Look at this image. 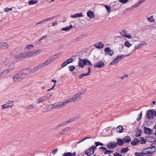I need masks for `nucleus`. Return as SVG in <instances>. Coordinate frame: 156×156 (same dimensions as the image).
I'll return each instance as SVG.
<instances>
[{"label":"nucleus","instance_id":"nucleus-1","mask_svg":"<svg viewBox=\"0 0 156 156\" xmlns=\"http://www.w3.org/2000/svg\"><path fill=\"white\" fill-rule=\"evenodd\" d=\"M155 151L156 149L151 147L144 149L142 151L144 156H150L153 154Z\"/></svg>","mask_w":156,"mask_h":156},{"label":"nucleus","instance_id":"nucleus-2","mask_svg":"<svg viewBox=\"0 0 156 156\" xmlns=\"http://www.w3.org/2000/svg\"><path fill=\"white\" fill-rule=\"evenodd\" d=\"M68 103V100H67L65 102H58L53 104V105L54 108L58 109L62 108L67 105Z\"/></svg>","mask_w":156,"mask_h":156},{"label":"nucleus","instance_id":"nucleus-3","mask_svg":"<svg viewBox=\"0 0 156 156\" xmlns=\"http://www.w3.org/2000/svg\"><path fill=\"white\" fill-rule=\"evenodd\" d=\"M51 95L49 94H48L46 95L43 96L38 98L36 100V102L39 104L41 102H42L49 99L50 98Z\"/></svg>","mask_w":156,"mask_h":156},{"label":"nucleus","instance_id":"nucleus-4","mask_svg":"<svg viewBox=\"0 0 156 156\" xmlns=\"http://www.w3.org/2000/svg\"><path fill=\"white\" fill-rule=\"evenodd\" d=\"M41 52V50L40 49L36 50H34L33 51H26L27 57L36 55L40 53Z\"/></svg>","mask_w":156,"mask_h":156},{"label":"nucleus","instance_id":"nucleus-5","mask_svg":"<svg viewBox=\"0 0 156 156\" xmlns=\"http://www.w3.org/2000/svg\"><path fill=\"white\" fill-rule=\"evenodd\" d=\"M14 81L16 83L20 82L23 79L22 74L20 73L15 75L13 77Z\"/></svg>","mask_w":156,"mask_h":156},{"label":"nucleus","instance_id":"nucleus-6","mask_svg":"<svg viewBox=\"0 0 156 156\" xmlns=\"http://www.w3.org/2000/svg\"><path fill=\"white\" fill-rule=\"evenodd\" d=\"M48 65V63L45 61L43 63H42L39 65L37 66L34 68L33 69L31 70V72L32 73H33L35 71L38 70L41 68Z\"/></svg>","mask_w":156,"mask_h":156},{"label":"nucleus","instance_id":"nucleus-7","mask_svg":"<svg viewBox=\"0 0 156 156\" xmlns=\"http://www.w3.org/2000/svg\"><path fill=\"white\" fill-rule=\"evenodd\" d=\"M27 57V54L26 51L21 53H19L17 54L15 56V58L16 59H22Z\"/></svg>","mask_w":156,"mask_h":156},{"label":"nucleus","instance_id":"nucleus-8","mask_svg":"<svg viewBox=\"0 0 156 156\" xmlns=\"http://www.w3.org/2000/svg\"><path fill=\"white\" fill-rule=\"evenodd\" d=\"M125 57V55H122L119 56L118 55L116 58L114 59L113 61L110 63V65H112L117 63Z\"/></svg>","mask_w":156,"mask_h":156},{"label":"nucleus","instance_id":"nucleus-9","mask_svg":"<svg viewBox=\"0 0 156 156\" xmlns=\"http://www.w3.org/2000/svg\"><path fill=\"white\" fill-rule=\"evenodd\" d=\"M154 112L153 110H149L146 112V116L148 119H152L153 118Z\"/></svg>","mask_w":156,"mask_h":156},{"label":"nucleus","instance_id":"nucleus-10","mask_svg":"<svg viewBox=\"0 0 156 156\" xmlns=\"http://www.w3.org/2000/svg\"><path fill=\"white\" fill-rule=\"evenodd\" d=\"M105 66V64L101 61H100L95 63L94 66L95 68H103Z\"/></svg>","mask_w":156,"mask_h":156},{"label":"nucleus","instance_id":"nucleus-11","mask_svg":"<svg viewBox=\"0 0 156 156\" xmlns=\"http://www.w3.org/2000/svg\"><path fill=\"white\" fill-rule=\"evenodd\" d=\"M94 150L91 148V147L87 149L85 151V154L88 156H90L94 153Z\"/></svg>","mask_w":156,"mask_h":156},{"label":"nucleus","instance_id":"nucleus-12","mask_svg":"<svg viewBox=\"0 0 156 156\" xmlns=\"http://www.w3.org/2000/svg\"><path fill=\"white\" fill-rule=\"evenodd\" d=\"M117 146V143L115 142H110L107 145V147L109 149H113Z\"/></svg>","mask_w":156,"mask_h":156},{"label":"nucleus","instance_id":"nucleus-13","mask_svg":"<svg viewBox=\"0 0 156 156\" xmlns=\"http://www.w3.org/2000/svg\"><path fill=\"white\" fill-rule=\"evenodd\" d=\"M91 67H90V66L88 67V72L87 73H82L80 74L79 76V78L80 79H82L83 77V76H89L90 73L91 71Z\"/></svg>","mask_w":156,"mask_h":156},{"label":"nucleus","instance_id":"nucleus-14","mask_svg":"<svg viewBox=\"0 0 156 156\" xmlns=\"http://www.w3.org/2000/svg\"><path fill=\"white\" fill-rule=\"evenodd\" d=\"M9 47V45L6 43L4 42L0 43V49H6Z\"/></svg>","mask_w":156,"mask_h":156},{"label":"nucleus","instance_id":"nucleus-15","mask_svg":"<svg viewBox=\"0 0 156 156\" xmlns=\"http://www.w3.org/2000/svg\"><path fill=\"white\" fill-rule=\"evenodd\" d=\"M105 51L110 56H112L114 54L113 51L109 47L106 48L105 49Z\"/></svg>","mask_w":156,"mask_h":156},{"label":"nucleus","instance_id":"nucleus-16","mask_svg":"<svg viewBox=\"0 0 156 156\" xmlns=\"http://www.w3.org/2000/svg\"><path fill=\"white\" fill-rule=\"evenodd\" d=\"M126 31L125 30H123L121 32H120V34L121 35L125 37H126L128 38H131V36L129 34H126Z\"/></svg>","mask_w":156,"mask_h":156},{"label":"nucleus","instance_id":"nucleus-17","mask_svg":"<svg viewBox=\"0 0 156 156\" xmlns=\"http://www.w3.org/2000/svg\"><path fill=\"white\" fill-rule=\"evenodd\" d=\"M85 59H81L80 58L79 61L78 63V66L81 68H83L84 66L85 65Z\"/></svg>","mask_w":156,"mask_h":156},{"label":"nucleus","instance_id":"nucleus-18","mask_svg":"<svg viewBox=\"0 0 156 156\" xmlns=\"http://www.w3.org/2000/svg\"><path fill=\"white\" fill-rule=\"evenodd\" d=\"M30 72L31 73L30 70L28 69H25L23 70L20 73L23 76L24 75H27L29 74Z\"/></svg>","mask_w":156,"mask_h":156},{"label":"nucleus","instance_id":"nucleus-19","mask_svg":"<svg viewBox=\"0 0 156 156\" xmlns=\"http://www.w3.org/2000/svg\"><path fill=\"white\" fill-rule=\"evenodd\" d=\"M147 43L146 42L144 41H142L138 45H136L135 46V49L133 51H134L136 49H138L141 47L142 46L146 45Z\"/></svg>","mask_w":156,"mask_h":156},{"label":"nucleus","instance_id":"nucleus-20","mask_svg":"<svg viewBox=\"0 0 156 156\" xmlns=\"http://www.w3.org/2000/svg\"><path fill=\"white\" fill-rule=\"evenodd\" d=\"M57 17V16H52L51 18H46V19L44 20H42L41 21L39 22V24H42L43 23L46 22L50 20L55 19V18H56V17Z\"/></svg>","mask_w":156,"mask_h":156},{"label":"nucleus","instance_id":"nucleus-21","mask_svg":"<svg viewBox=\"0 0 156 156\" xmlns=\"http://www.w3.org/2000/svg\"><path fill=\"white\" fill-rule=\"evenodd\" d=\"M12 70V68H8L5 70L4 71L2 72L0 74V77L3 76L7 74L9 72Z\"/></svg>","mask_w":156,"mask_h":156},{"label":"nucleus","instance_id":"nucleus-22","mask_svg":"<svg viewBox=\"0 0 156 156\" xmlns=\"http://www.w3.org/2000/svg\"><path fill=\"white\" fill-rule=\"evenodd\" d=\"M83 15L82 12L78 13H76L74 15H72L70 16V17L72 18H76L78 17H83Z\"/></svg>","mask_w":156,"mask_h":156},{"label":"nucleus","instance_id":"nucleus-23","mask_svg":"<svg viewBox=\"0 0 156 156\" xmlns=\"http://www.w3.org/2000/svg\"><path fill=\"white\" fill-rule=\"evenodd\" d=\"M104 44L101 42H99L94 45V46L97 48H102L104 46Z\"/></svg>","mask_w":156,"mask_h":156},{"label":"nucleus","instance_id":"nucleus-24","mask_svg":"<svg viewBox=\"0 0 156 156\" xmlns=\"http://www.w3.org/2000/svg\"><path fill=\"white\" fill-rule=\"evenodd\" d=\"M87 16L90 18H93L94 17V13L91 11L87 12Z\"/></svg>","mask_w":156,"mask_h":156},{"label":"nucleus","instance_id":"nucleus-25","mask_svg":"<svg viewBox=\"0 0 156 156\" xmlns=\"http://www.w3.org/2000/svg\"><path fill=\"white\" fill-rule=\"evenodd\" d=\"M38 1L37 0H30L29 1L28 3L29 5H33L37 3Z\"/></svg>","mask_w":156,"mask_h":156},{"label":"nucleus","instance_id":"nucleus-26","mask_svg":"<svg viewBox=\"0 0 156 156\" xmlns=\"http://www.w3.org/2000/svg\"><path fill=\"white\" fill-rule=\"evenodd\" d=\"M35 107V105L34 104H31L29 105H28L25 108L27 110H30L34 108Z\"/></svg>","mask_w":156,"mask_h":156},{"label":"nucleus","instance_id":"nucleus-27","mask_svg":"<svg viewBox=\"0 0 156 156\" xmlns=\"http://www.w3.org/2000/svg\"><path fill=\"white\" fill-rule=\"evenodd\" d=\"M123 129L122 126L120 125L116 128V130L118 133H122V132Z\"/></svg>","mask_w":156,"mask_h":156},{"label":"nucleus","instance_id":"nucleus-28","mask_svg":"<svg viewBox=\"0 0 156 156\" xmlns=\"http://www.w3.org/2000/svg\"><path fill=\"white\" fill-rule=\"evenodd\" d=\"M124 142L128 143L131 141V138L129 136H126L123 139Z\"/></svg>","mask_w":156,"mask_h":156},{"label":"nucleus","instance_id":"nucleus-29","mask_svg":"<svg viewBox=\"0 0 156 156\" xmlns=\"http://www.w3.org/2000/svg\"><path fill=\"white\" fill-rule=\"evenodd\" d=\"M144 128V132L146 133L149 134L151 133L152 132L151 130L149 128L145 127Z\"/></svg>","mask_w":156,"mask_h":156},{"label":"nucleus","instance_id":"nucleus-30","mask_svg":"<svg viewBox=\"0 0 156 156\" xmlns=\"http://www.w3.org/2000/svg\"><path fill=\"white\" fill-rule=\"evenodd\" d=\"M54 60V59L52 57V56H51L49 58H48L46 61L47 63H48V65L50 64L51 62L53 61Z\"/></svg>","mask_w":156,"mask_h":156},{"label":"nucleus","instance_id":"nucleus-31","mask_svg":"<svg viewBox=\"0 0 156 156\" xmlns=\"http://www.w3.org/2000/svg\"><path fill=\"white\" fill-rule=\"evenodd\" d=\"M47 108L48 112L51 111L54 108L53 104L49 105L47 107Z\"/></svg>","mask_w":156,"mask_h":156},{"label":"nucleus","instance_id":"nucleus-32","mask_svg":"<svg viewBox=\"0 0 156 156\" xmlns=\"http://www.w3.org/2000/svg\"><path fill=\"white\" fill-rule=\"evenodd\" d=\"M85 65H88V67L89 66L90 67V66H92V64L91 62L87 59H85Z\"/></svg>","mask_w":156,"mask_h":156},{"label":"nucleus","instance_id":"nucleus-33","mask_svg":"<svg viewBox=\"0 0 156 156\" xmlns=\"http://www.w3.org/2000/svg\"><path fill=\"white\" fill-rule=\"evenodd\" d=\"M129 150V149L128 147H125L122 148L121 151H120V152L121 153H125L127 152Z\"/></svg>","mask_w":156,"mask_h":156},{"label":"nucleus","instance_id":"nucleus-34","mask_svg":"<svg viewBox=\"0 0 156 156\" xmlns=\"http://www.w3.org/2000/svg\"><path fill=\"white\" fill-rule=\"evenodd\" d=\"M76 99V96L74 95L73 96V97L69 98V102H74L75 101Z\"/></svg>","mask_w":156,"mask_h":156},{"label":"nucleus","instance_id":"nucleus-35","mask_svg":"<svg viewBox=\"0 0 156 156\" xmlns=\"http://www.w3.org/2000/svg\"><path fill=\"white\" fill-rule=\"evenodd\" d=\"M139 142V140H134L131 142V144L133 146H136L137 145Z\"/></svg>","mask_w":156,"mask_h":156},{"label":"nucleus","instance_id":"nucleus-36","mask_svg":"<svg viewBox=\"0 0 156 156\" xmlns=\"http://www.w3.org/2000/svg\"><path fill=\"white\" fill-rule=\"evenodd\" d=\"M7 105H8L9 107L12 106L13 105V102L12 101H9L6 103Z\"/></svg>","mask_w":156,"mask_h":156},{"label":"nucleus","instance_id":"nucleus-37","mask_svg":"<svg viewBox=\"0 0 156 156\" xmlns=\"http://www.w3.org/2000/svg\"><path fill=\"white\" fill-rule=\"evenodd\" d=\"M124 142L123 141V140H122L121 139H118L117 140V144H118L120 145H122L123 144V143Z\"/></svg>","mask_w":156,"mask_h":156},{"label":"nucleus","instance_id":"nucleus-38","mask_svg":"<svg viewBox=\"0 0 156 156\" xmlns=\"http://www.w3.org/2000/svg\"><path fill=\"white\" fill-rule=\"evenodd\" d=\"M124 44L125 46L128 48L130 47L132 45V44L128 41H125L124 43Z\"/></svg>","mask_w":156,"mask_h":156},{"label":"nucleus","instance_id":"nucleus-39","mask_svg":"<svg viewBox=\"0 0 156 156\" xmlns=\"http://www.w3.org/2000/svg\"><path fill=\"white\" fill-rule=\"evenodd\" d=\"M61 55V53L59 52L57 54H56L55 55H53L52 56L53 58V59L54 60H55L56 59H57V58H58L60 55Z\"/></svg>","mask_w":156,"mask_h":156},{"label":"nucleus","instance_id":"nucleus-40","mask_svg":"<svg viewBox=\"0 0 156 156\" xmlns=\"http://www.w3.org/2000/svg\"><path fill=\"white\" fill-rule=\"evenodd\" d=\"M68 129L66 128L63 129L61 132V133L62 134L67 133L68 132Z\"/></svg>","mask_w":156,"mask_h":156},{"label":"nucleus","instance_id":"nucleus-41","mask_svg":"<svg viewBox=\"0 0 156 156\" xmlns=\"http://www.w3.org/2000/svg\"><path fill=\"white\" fill-rule=\"evenodd\" d=\"M68 64V59L66 60L63 63L61 66L62 68H64Z\"/></svg>","mask_w":156,"mask_h":156},{"label":"nucleus","instance_id":"nucleus-42","mask_svg":"<svg viewBox=\"0 0 156 156\" xmlns=\"http://www.w3.org/2000/svg\"><path fill=\"white\" fill-rule=\"evenodd\" d=\"M134 154L136 156H144L142 151L141 153L135 152Z\"/></svg>","mask_w":156,"mask_h":156},{"label":"nucleus","instance_id":"nucleus-43","mask_svg":"<svg viewBox=\"0 0 156 156\" xmlns=\"http://www.w3.org/2000/svg\"><path fill=\"white\" fill-rule=\"evenodd\" d=\"M142 131L140 130H137L136 134V137L140 136H141V134Z\"/></svg>","mask_w":156,"mask_h":156},{"label":"nucleus","instance_id":"nucleus-44","mask_svg":"<svg viewBox=\"0 0 156 156\" xmlns=\"http://www.w3.org/2000/svg\"><path fill=\"white\" fill-rule=\"evenodd\" d=\"M146 142L145 139L143 138H141V140H140V143L141 144H144Z\"/></svg>","mask_w":156,"mask_h":156},{"label":"nucleus","instance_id":"nucleus-45","mask_svg":"<svg viewBox=\"0 0 156 156\" xmlns=\"http://www.w3.org/2000/svg\"><path fill=\"white\" fill-rule=\"evenodd\" d=\"M9 108V107L7 105V104L6 103L5 104L3 105L1 107V108L2 109H4L5 108Z\"/></svg>","mask_w":156,"mask_h":156},{"label":"nucleus","instance_id":"nucleus-46","mask_svg":"<svg viewBox=\"0 0 156 156\" xmlns=\"http://www.w3.org/2000/svg\"><path fill=\"white\" fill-rule=\"evenodd\" d=\"M147 20L148 21L152 22L154 21V20L153 19V16H152L151 17L147 18Z\"/></svg>","mask_w":156,"mask_h":156},{"label":"nucleus","instance_id":"nucleus-47","mask_svg":"<svg viewBox=\"0 0 156 156\" xmlns=\"http://www.w3.org/2000/svg\"><path fill=\"white\" fill-rule=\"evenodd\" d=\"M48 37L47 35H45L44 36H43L42 37H41L40 39L39 40V42H41L42 41L43 39H46Z\"/></svg>","mask_w":156,"mask_h":156},{"label":"nucleus","instance_id":"nucleus-48","mask_svg":"<svg viewBox=\"0 0 156 156\" xmlns=\"http://www.w3.org/2000/svg\"><path fill=\"white\" fill-rule=\"evenodd\" d=\"M113 151H111L110 150H106L104 154H110L111 153H112L113 152Z\"/></svg>","mask_w":156,"mask_h":156},{"label":"nucleus","instance_id":"nucleus-49","mask_svg":"<svg viewBox=\"0 0 156 156\" xmlns=\"http://www.w3.org/2000/svg\"><path fill=\"white\" fill-rule=\"evenodd\" d=\"M75 67L73 66H71L69 67V69L71 71H72L75 69Z\"/></svg>","mask_w":156,"mask_h":156},{"label":"nucleus","instance_id":"nucleus-50","mask_svg":"<svg viewBox=\"0 0 156 156\" xmlns=\"http://www.w3.org/2000/svg\"><path fill=\"white\" fill-rule=\"evenodd\" d=\"M151 146L153 148H154L155 149L156 148V140L151 144Z\"/></svg>","mask_w":156,"mask_h":156},{"label":"nucleus","instance_id":"nucleus-51","mask_svg":"<svg viewBox=\"0 0 156 156\" xmlns=\"http://www.w3.org/2000/svg\"><path fill=\"white\" fill-rule=\"evenodd\" d=\"M140 5L139 2L136 3L133 5L132 7L133 8H134L136 7H138Z\"/></svg>","mask_w":156,"mask_h":156},{"label":"nucleus","instance_id":"nucleus-52","mask_svg":"<svg viewBox=\"0 0 156 156\" xmlns=\"http://www.w3.org/2000/svg\"><path fill=\"white\" fill-rule=\"evenodd\" d=\"M77 119V117H75L74 118H71L69 119V122L74 121Z\"/></svg>","mask_w":156,"mask_h":156},{"label":"nucleus","instance_id":"nucleus-53","mask_svg":"<svg viewBox=\"0 0 156 156\" xmlns=\"http://www.w3.org/2000/svg\"><path fill=\"white\" fill-rule=\"evenodd\" d=\"M34 46L32 44H30L27 45V49L29 50H30L32 49Z\"/></svg>","mask_w":156,"mask_h":156},{"label":"nucleus","instance_id":"nucleus-54","mask_svg":"<svg viewBox=\"0 0 156 156\" xmlns=\"http://www.w3.org/2000/svg\"><path fill=\"white\" fill-rule=\"evenodd\" d=\"M95 144L96 145V146H98L99 145H101L102 146L104 145L103 144L99 142H95Z\"/></svg>","mask_w":156,"mask_h":156},{"label":"nucleus","instance_id":"nucleus-55","mask_svg":"<svg viewBox=\"0 0 156 156\" xmlns=\"http://www.w3.org/2000/svg\"><path fill=\"white\" fill-rule=\"evenodd\" d=\"M105 7L107 10L108 11V12H111V9L109 6L105 5Z\"/></svg>","mask_w":156,"mask_h":156},{"label":"nucleus","instance_id":"nucleus-56","mask_svg":"<svg viewBox=\"0 0 156 156\" xmlns=\"http://www.w3.org/2000/svg\"><path fill=\"white\" fill-rule=\"evenodd\" d=\"M128 0H119V2L123 4H125L126 3Z\"/></svg>","mask_w":156,"mask_h":156},{"label":"nucleus","instance_id":"nucleus-57","mask_svg":"<svg viewBox=\"0 0 156 156\" xmlns=\"http://www.w3.org/2000/svg\"><path fill=\"white\" fill-rule=\"evenodd\" d=\"M76 154V152H74L73 153L69 152V156H75Z\"/></svg>","mask_w":156,"mask_h":156},{"label":"nucleus","instance_id":"nucleus-58","mask_svg":"<svg viewBox=\"0 0 156 156\" xmlns=\"http://www.w3.org/2000/svg\"><path fill=\"white\" fill-rule=\"evenodd\" d=\"M62 31H67L68 30V27H66L65 28H63L61 29Z\"/></svg>","mask_w":156,"mask_h":156},{"label":"nucleus","instance_id":"nucleus-59","mask_svg":"<svg viewBox=\"0 0 156 156\" xmlns=\"http://www.w3.org/2000/svg\"><path fill=\"white\" fill-rule=\"evenodd\" d=\"M142 116V112H141L140 114L139 115V117L137 119V120L139 121L141 119Z\"/></svg>","mask_w":156,"mask_h":156},{"label":"nucleus","instance_id":"nucleus-60","mask_svg":"<svg viewBox=\"0 0 156 156\" xmlns=\"http://www.w3.org/2000/svg\"><path fill=\"white\" fill-rule=\"evenodd\" d=\"M81 95V93H80V92H79V93H78L76 94L75 95L76 96L77 99L79 98Z\"/></svg>","mask_w":156,"mask_h":156},{"label":"nucleus","instance_id":"nucleus-61","mask_svg":"<svg viewBox=\"0 0 156 156\" xmlns=\"http://www.w3.org/2000/svg\"><path fill=\"white\" fill-rule=\"evenodd\" d=\"M114 156H122L121 154L117 152H115V153H114Z\"/></svg>","mask_w":156,"mask_h":156},{"label":"nucleus","instance_id":"nucleus-62","mask_svg":"<svg viewBox=\"0 0 156 156\" xmlns=\"http://www.w3.org/2000/svg\"><path fill=\"white\" fill-rule=\"evenodd\" d=\"M128 76L127 75L125 74L122 77H120V79L122 80L124 79L125 78L128 77Z\"/></svg>","mask_w":156,"mask_h":156},{"label":"nucleus","instance_id":"nucleus-63","mask_svg":"<svg viewBox=\"0 0 156 156\" xmlns=\"http://www.w3.org/2000/svg\"><path fill=\"white\" fill-rule=\"evenodd\" d=\"M97 146H96V145L95 146H94V145L90 147L92 149H93L94 150V151L95 150H96L97 149Z\"/></svg>","mask_w":156,"mask_h":156},{"label":"nucleus","instance_id":"nucleus-64","mask_svg":"<svg viewBox=\"0 0 156 156\" xmlns=\"http://www.w3.org/2000/svg\"><path fill=\"white\" fill-rule=\"evenodd\" d=\"M42 112H48L47 107L43 108L42 110Z\"/></svg>","mask_w":156,"mask_h":156}]
</instances>
